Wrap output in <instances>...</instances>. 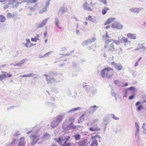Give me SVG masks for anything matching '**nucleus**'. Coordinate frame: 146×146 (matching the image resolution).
Instances as JSON below:
<instances>
[{"mask_svg": "<svg viewBox=\"0 0 146 146\" xmlns=\"http://www.w3.org/2000/svg\"><path fill=\"white\" fill-rule=\"evenodd\" d=\"M113 42H115L116 44H119L120 42L121 43H124L125 46H126L128 44H129L131 41L128 40V39L124 36L122 37L120 40V41L117 40H113Z\"/></svg>", "mask_w": 146, "mask_h": 146, "instance_id": "1", "label": "nucleus"}, {"mask_svg": "<svg viewBox=\"0 0 146 146\" xmlns=\"http://www.w3.org/2000/svg\"><path fill=\"white\" fill-rule=\"evenodd\" d=\"M73 121L74 120L72 119H69V122H70V123L69 124L67 125V122H65L62 125V128L66 130H69L70 129L72 128V125L73 124Z\"/></svg>", "mask_w": 146, "mask_h": 146, "instance_id": "2", "label": "nucleus"}, {"mask_svg": "<svg viewBox=\"0 0 146 146\" xmlns=\"http://www.w3.org/2000/svg\"><path fill=\"white\" fill-rule=\"evenodd\" d=\"M30 136L32 139L31 144L32 145H34L36 144L40 139L39 138V135H31Z\"/></svg>", "mask_w": 146, "mask_h": 146, "instance_id": "3", "label": "nucleus"}, {"mask_svg": "<svg viewBox=\"0 0 146 146\" xmlns=\"http://www.w3.org/2000/svg\"><path fill=\"white\" fill-rule=\"evenodd\" d=\"M111 27L113 28L121 29L123 27V25L118 21H115L112 24Z\"/></svg>", "mask_w": 146, "mask_h": 146, "instance_id": "4", "label": "nucleus"}, {"mask_svg": "<svg viewBox=\"0 0 146 146\" xmlns=\"http://www.w3.org/2000/svg\"><path fill=\"white\" fill-rule=\"evenodd\" d=\"M105 48L109 52H113L115 50L114 44L111 43L109 44L106 45L104 46Z\"/></svg>", "mask_w": 146, "mask_h": 146, "instance_id": "5", "label": "nucleus"}, {"mask_svg": "<svg viewBox=\"0 0 146 146\" xmlns=\"http://www.w3.org/2000/svg\"><path fill=\"white\" fill-rule=\"evenodd\" d=\"M111 64L118 71H120L123 68L121 64L116 63L115 62H111Z\"/></svg>", "mask_w": 146, "mask_h": 146, "instance_id": "6", "label": "nucleus"}, {"mask_svg": "<svg viewBox=\"0 0 146 146\" xmlns=\"http://www.w3.org/2000/svg\"><path fill=\"white\" fill-rule=\"evenodd\" d=\"M143 9L141 7H133L130 8L129 11L130 12L135 13H139Z\"/></svg>", "mask_w": 146, "mask_h": 146, "instance_id": "7", "label": "nucleus"}, {"mask_svg": "<svg viewBox=\"0 0 146 146\" xmlns=\"http://www.w3.org/2000/svg\"><path fill=\"white\" fill-rule=\"evenodd\" d=\"M135 88L133 86H131L129 88L125 89L124 90V95L123 96L124 97L126 98L127 95L129 91H134L136 90Z\"/></svg>", "mask_w": 146, "mask_h": 146, "instance_id": "8", "label": "nucleus"}, {"mask_svg": "<svg viewBox=\"0 0 146 146\" xmlns=\"http://www.w3.org/2000/svg\"><path fill=\"white\" fill-rule=\"evenodd\" d=\"M96 40L95 38H92L88 39L87 40H85L83 42L82 44L83 45H88L89 44H91L92 42H95Z\"/></svg>", "mask_w": 146, "mask_h": 146, "instance_id": "9", "label": "nucleus"}, {"mask_svg": "<svg viewBox=\"0 0 146 146\" xmlns=\"http://www.w3.org/2000/svg\"><path fill=\"white\" fill-rule=\"evenodd\" d=\"M98 108V107L95 105L91 106L88 110V113L89 114H92L95 112Z\"/></svg>", "mask_w": 146, "mask_h": 146, "instance_id": "10", "label": "nucleus"}, {"mask_svg": "<svg viewBox=\"0 0 146 146\" xmlns=\"http://www.w3.org/2000/svg\"><path fill=\"white\" fill-rule=\"evenodd\" d=\"M108 71L107 73L106 78L108 79L111 78L113 75V70L110 67H107Z\"/></svg>", "mask_w": 146, "mask_h": 146, "instance_id": "11", "label": "nucleus"}, {"mask_svg": "<svg viewBox=\"0 0 146 146\" xmlns=\"http://www.w3.org/2000/svg\"><path fill=\"white\" fill-rule=\"evenodd\" d=\"M48 19L49 18H47L42 21L41 23L38 24L37 26V28L38 29L42 27L45 25Z\"/></svg>", "mask_w": 146, "mask_h": 146, "instance_id": "12", "label": "nucleus"}, {"mask_svg": "<svg viewBox=\"0 0 146 146\" xmlns=\"http://www.w3.org/2000/svg\"><path fill=\"white\" fill-rule=\"evenodd\" d=\"M2 73H4V74L0 75V80H3L5 78H6L7 76L10 77L12 76V74H8L7 72H4L2 71Z\"/></svg>", "mask_w": 146, "mask_h": 146, "instance_id": "13", "label": "nucleus"}, {"mask_svg": "<svg viewBox=\"0 0 146 146\" xmlns=\"http://www.w3.org/2000/svg\"><path fill=\"white\" fill-rule=\"evenodd\" d=\"M64 117V115L63 114H60L57 116L55 118V121L59 123L62 121L63 118Z\"/></svg>", "mask_w": 146, "mask_h": 146, "instance_id": "14", "label": "nucleus"}, {"mask_svg": "<svg viewBox=\"0 0 146 146\" xmlns=\"http://www.w3.org/2000/svg\"><path fill=\"white\" fill-rule=\"evenodd\" d=\"M46 80L47 83L48 84H52L57 82L56 80L54 78H51L50 76L48 78H46Z\"/></svg>", "mask_w": 146, "mask_h": 146, "instance_id": "15", "label": "nucleus"}, {"mask_svg": "<svg viewBox=\"0 0 146 146\" xmlns=\"http://www.w3.org/2000/svg\"><path fill=\"white\" fill-rule=\"evenodd\" d=\"M88 4V2L87 1H86L82 6L83 7L84 9L85 10L92 11V9H91V7L87 6Z\"/></svg>", "mask_w": 146, "mask_h": 146, "instance_id": "16", "label": "nucleus"}, {"mask_svg": "<svg viewBox=\"0 0 146 146\" xmlns=\"http://www.w3.org/2000/svg\"><path fill=\"white\" fill-rule=\"evenodd\" d=\"M78 146H88V143H86V140L84 139L82 140L77 143Z\"/></svg>", "mask_w": 146, "mask_h": 146, "instance_id": "17", "label": "nucleus"}, {"mask_svg": "<svg viewBox=\"0 0 146 146\" xmlns=\"http://www.w3.org/2000/svg\"><path fill=\"white\" fill-rule=\"evenodd\" d=\"M137 35L136 34H133L131 33H129L127 35V36L129 38L133 39H136Z\"/></svg>", "mask_w": 146, "mask_h": 146, "instance_id": "18", "label": "nucleus"}, {"mask_svg": "<svg viewBox=\"0 0 146 146\" xmlns=\"http://www.w3.org/2000/svg\"><path fill=\"white\" fill-rule=\"evenodd\" d=\"M108 70H107V68H106L103 69L101 71V75L103 78H104L105 76L106 77L107 72H108Z\"/></svg>", "mask_w": 146, "mask_h": 146, "instance_id": "19", "label": "nucleus"}, {"mask_svg": "<svg viewBox=\"0 0 146 146\" xmlns=\"http://www.w3.org/2000/svg\"><path fill=\"white\" fill-rule=\"evenodd\" d=\"M25 144L24 138L22 137L20 139L19 141L17 146H25Z\"/></svg>", "mask_w": 146, "mask_h": 146, "instance_id": "20", "label": "nucleus"}, {"mask_svg": "<svg viewBox=\"0 0 146 146\" xmlns=\"http://www.w3.org/2000/svg\"><path fill=\"white\" fill-rule=\"evenodd\" d=\"M54 24L57 27L58 29H61L62 27L59 26L60 24V21L58 18L57 17H55L54 19Z\"/></svg>", "mask_w": 146, "mask_h": 146, "instance_id": "21", "label": "nucleus"}, {"mask_svg": "<svg viewBox=\"0 0 146 146\" xmlns=\"http://www.w3.org/2000/svg\"><path fill=\"white\" fill-rule=\"evenodd\" d=\"M50 137V135L47 133H45L44 134L43 136L42 137H41L40 138L42 140L43 139H49Z\"/></svg>", "mask_w": 146, "mask_h": 146, "instance_id": "22", "label": "nucleus"}, {"mask_svg": "<svg viewBox=\"0 0 146 146\" xmlns=\"http://www.w3.org/2000/svg\"><path fill=\"white\" fill-rule=\"evenodd\" d=\"M67 9L66 7H62L59 10L58 14L60 13L61 14H62L66 12Z\"/></svg>", "mask_w": 146, "mask_h": 146, "instance_id": "23", "label": "nucleus"}, {"mask_svg": "<svg viewBox=\"0 0 146 146\" xmlns=\"http://www.w3.org/2000/svg\"><path fill=\"white\" fill-rule=\"evenodd\" d=\"M115 19V18H109L107 20V21L104 24V25H106L110 24V23L113 21Z\"/></svg>", "mask_w": 146, "mask_h": 146, "instance_id": "24", "label": "nucleus"}, {"mask_svg": "<svg viewBox=\"0 0 146 146\" xmlns=\"http://www.w3.org/2000/svg\"><path fill=\"white\" fill-rule=\"evenodd\" d=\"M138 45H139V47L136 49H134L133 50V51H136L138 50L141 48L143 50V51H145L146 50V47H145L144 46L140 44H139V43L138 44Z\"/></svg>", "mask_w": 146, "mask_h": 146, "instance_id": "25", "label": "nucleus"}, {"mask_svg": "<svg viewBox=\"0 0 146 146\" xmlns=\"http://www.w3.org/2000/svg\"><path fill=\"white\" fill-rule=\"evenodd\" d=\"M62 137H63V141H67L70 138V136L67 133H64Z\"/></svg>", "mask_w": 146, "mask_h": 146, "instance_id": "26", "label": "nucleus"}, {"mask_svg": "<svg viewBox=\"0 0 146 146\" xmlns=\"http://www.w3.org/2000/svg\"><path fill=\"white\" fill-rule=\"evenodd\" d=\"M98 144L97 140L94 139L92 141L90 146H97Z\"/></svg>", "mask_w": 146, "mask_h": 146, "instance_id": "27", "label": "nucleus"}, {"mask_svg": "<svg viewBox=\"0 0 146 146\" xmlns=\"http://www.w3.org/2000/svg\"><path fill=\"white\" fill-rule=\"evenodd\" d=\"M89 130L91 131H98L100 130V129L96 126H95L93 127H90L89 129Z\"/></svg>", "mask_w": 146, "mask_h": 146, "instance_id": "28", "label": "nucleus"}, {"mask_svg": "<svg viewBox=\"0 0 146 146\" xmlns=\"http://www.w3.org/2000/svg\"><path fill=\"white\" fill-rule=\"evenodd\" d=\"M110 9L109 8L104 7V8L102 10V13L103 15H105L107 13V11H109Z\"/></svg>", "mask_w": 146, "mask_h": 146, "instance_id": "29", "label": "nucleus"}, {"mask_svg": "<svg viewBox=\"0 0 146 146\" xmlns=\"http://www.w3.org/2000/svg\"><path fill=\"white\" fill-rule=\"evenodd\" d=\"M80 107H76V108H72V109H70L69 111L68 112V113H69L70 112H71V113L74 112L75 111H76L80 109Z\"/></svg>", "mask_w": 146, "mask_h": 146, "instance_id": "30", "label": "nucleus"}, {"mask_svg": "<svg viewBox=\"0 0 146 146\" xmlns=\"http://www.w3.org/2000/svg\"><path fill=\"white\" fill-rule=\"evenodd\" d=\"M73 137L76 140L78 141L80 139V136L79 134H76L73 135Z\"/></svg>", "mask_w": 146, "mask_h": 146, "instance_id": "31", "label": "nucleus"}, {"mask_svg": "<svg viewBox=\"0 0 146 146\" xmlns=\"http://www.w3.org/2000/svg\"><path fill=\"white\" fill-rule=\"evenodd\" d=\"M6 20L5 17L2 15H0V22L1 23L4 22Z\"/></svg>", "mask_w": 146, "mask_h": 146, "instance_id": "32", "label": "nucleus"}, {"mask_svg": "<svg viewBox=\"0 0 146 146\" xmlns=\"http://www.w3.org/2000/svg\"><path fill=\"white\" fill-rule=\"evenodd\" d=\"M85 115V114H82L80 116L79 119L78 120V123H80L81 122H82L84 120V117Z\"/></svg>", "mask_w": 146, "mask_h": 146, "instance_id": "33", "label": "nucleus"}, {"mask_svg": "<svg viewBox=\"0 0 146 146\" xmlns=\"http://www.w3.org/2000/svg\"><path fill=\"white\" fill-rule=\"evenodd\" d=\"M14 14H12L10 13H8L7 14L6 16L7 18L10 19L14 16Z\"/></svg>", "mask_w": 146, "mask_h": 146, "instance_id": "34", "label": "nucleus"}, {"mask_svg": "<svg viewBox=\"0 0 146 146\" xmlns=\"http://www.w3.org/2000/svg\"><path fill=\"white\" fill-rule=\"evenodd\" d=\"M58 124L57 123L56 121H53L52 123L51 124V127L52 128H54L56 127Z\"/></svg>", "mask_w": 146, "mask_h": 146, "instance_id": "35", "label": "nucleus"}, {"mask_svg": "<svg viewBox=\"0 0 146 146\" xmlns=\"http://www.w3.org/2000/svg\"><path fill=\"white\" fill-rule=\"evenodd\" d=\"M92 87L90 85H87L84 88L87 92H89L91 90Z\"/></svg>", "mask_w": 146, "mask_h": 146, "instance_id": "36", "label": "nucleus"}, {"mask_svg": "<svg viewBox=\"0 0 146 146\" xmlns=\"http://www.w3.org/2000/svg\"><path fill=\"white\" fill-rule=\"evenodd\" d=\"M136 130L135 132V136H137L138 139L139 138V135H138L139 132V127H136Z\"/></svg>", "mask_w": 146, "mask_h": 146, "instance_id": "37", "label": "nucleus"}, {"mask_svg": "<svg viewBox=\"0 0 146 146\" xmlns=\"http://www.w3.org/2000/svg\"><path fill=\"white\" fill-rule=\"evenodd\" d=\"M91 139L93 140L94 139H101V137L98 135H96L92 136L91 137Z\"/></svg>", "mask_w": 146, "mask_h": 146, "instance_id": "38", "label": "nucleus"}, {"mask_svg": "<svg viewBox=\"0 0 146 146\" xmlns=\"http://www.w3.org/2000/svg\"><path fill=\"white\" fill-rule=\"evenodd\" d=\"M67 142L66 141H64L62 146H71V144L70 143H67Z\"/></svg>", "mask_w": 146, "mask_h": 146, "instance_id": "39", "label": "nucleus"}, {"mask_svg": "<svg viewBox=\"0 0 146 146\" xmlns=\"http://www.w3.org/2000/svg\"><path fill=\"white\" fill-rule=\"evenodd\" d=\"M113 83L116 85H118L119 86H123L119 83V81L118 80H115L113 81Z\"/></svg>", "mask_w": 146, "mask_h": 146, "instance_id": "40", "label": "nucleus"}, {"mask_svg": "<svg viewBox=\"0 0 146 146\" xmlns=\"http://www.w3.org/2000/svg\"><path fill=\"white\" fill-rule=\"evenodd\" d=\"M46 10V7L43 8L42 9H40L39 11V12L40 13H42L44 12Z\"/></svg>", "mask_w": 146, "mask_h": 146, "instance_id": "41", "label": "nucleus"}, {"mask_svg": "<svg viewBox=\"0 0 146 146\" xmlns=\"http://www.w3.org/2000/svg\"><path fill=\"white\" fill-rule=\"evenodd\" d=\"M143 106L141 104L139 105L137 107V110L138 111H140L141 110V109H143Z\"/></svg>", "mask_w": 146, "mask_h": 146, "instance_id": "42", "label": "nucleus"}, {"mask_svg": "<svg viewBox=\"0 0 146 146\" xmlns=\"http://www.w3.org/2000/svg\"><path fill=\"white\" fill-rule=\"evenodd\" d=\"M49 75L51 76L57 75V73L54 72L53 71H50L49 72Z\"/></svg>", "mask_w": 146, "mask_h": 146, "instance_id": "43", "label": "nucleus"}, {"mask_svg": "<svg viewBox=\"0 0 146 146\" xmlns=\"http://www.w3.org/2000/svg\"><path fill=\"white\" fill-rule=\"evenodd\" d=\"M46 103V105H47L48 106H52L55 107L54 104L51 103L50 102H47Z\"/></svg>", "mask_w": 146, "mask_h": 146, "instance_id": "44", "label": "nucleus"}, {"mask_svg": "<svg viewBox=\"0 0 146 146\" xmlns=\"http://www.w3.org/2000/svg\"><path fill=\"white\" fill-rule=\"evenodd\" d=\"M63 137H59L57 140V142L59 143H60L61 142L63 141Z\"/></svg>", "mask_w": 146, "mask_h": 146, "instance_id": "45", "label": "nucleus"}, {"mask_svg": "<svg viewBox=\"0 0 146 146\" xmlns=\"http://www.w3.org/2000/svg\"><path fill=\"white\" fill-rule=\"evenodd\" d=\"M27 59H23L21 60L19 62L20 64L22 65V64H23L25 62L27 61Z\"/></svg>", "mask_w": 146, "mask_h": 146, "instance_id": "46", "label": "nucleus"}, {"mask_svg": "<svg viewBox=\"0 0 146 146\" xmlns=\"http://www.w3.org/2000/svg\"><path fill=\"white\" fill-rule=\"evenodd\" d=\"M111 115L112 116V118L113 119L116 120H118L119 119V118L117 117H116V116L114 114H111Z\"/></svg>", "mask_w": 146, "mask_h": 146, "instance_id": "47", "label": "nucleus"}, {"mask_svg": "<svg viewBox=\"0 0 146 146\" xmlns=\"http://www.w3.org/2000/svg\"><path fill=\"white\" fill-rule=\"evenodd\" d=\"M36 75H37L36 74H33V73H30L27 74V77H30L31 76L33 77Z\"/></svg>", "mask_w": 146, "mask_h": 146, "instance_id": "48", "label": "nucleus"}, {"mask_svg": "<svg viewBox=\"0 0 146 146\" xmlns=\"http://www.w3.org/2000/svg\"><path fill=\"white\" fill-rule=\"evenodd\" d=\"M99 2H101L105 5L107 4V2L106 0H98Z\"/></svg>", "mask_w": 146, "mask_h": 146, "instance_id": "49", "label": "nucleus"}, {"mask_svg": "<svg viewBox=\"0 0 146 146\" xmlns=\"http://www.w3.org/2000/svg\"><path fill=\"white\" fill-rule=\"evenodd\" d=\"M31 41H35V42H36V41L37 40H39L38 38H31Z\"/></svg>", "mask_w": 146, "mask_h": 146, "instance_id": "50", "label": "nucleus"}, {"mask_svg": "<svg viewBox=\"0 0 146 146\" xmlns=\"http://www.w3.org/2000/svg\"><path fill=\"white\" fill-rule=\"evenodd\" d=\"M21 133L20 132L18 131H16L15 133L14 136H18L20 135Z\"/></svg>", "mask_w": 146, "mask_h": 146, "instance_id": "51", "label": "nucleus"}, {"mask_svg": "<svg viewBox=\"0 0 146 146\" xmlns=\"http://www.w3.org/2000/svg\"><path fill=\"white\" fill-rule=\"evenodd\" d=\"M106 42L109 43L110 42H111L112 41H113V39H108V38H106Z\"/></svg>", "mask_w": 146, "mask_h": 146, "instance_id": "52", "label": "nucleus"}, {"mask_svg": "<svg viewBox=\"0 0 146 146\" xmlns=\"http://www.w3.org/2000/svg\"><path fill=\"white\" fill-rule=\"evenodd\" d=\"M52 52V51H50V52H48L46 53V54H45L44 55V56H45V57L48 56V55H50L51 54V53Z\"/></svg>", "mask_w": 146, "mask_h": 146, "instance_id": "53", "label": "nucleus"}, {"mask_svg": "<svg viewBox=\"0 0 146 146\" xmlns=\"http://www.w3.org/2000/svg\"><path fill=\"white\" fill-rule=\"evenodd\" d=\"M97 90L96 89H95L92 91V93L93 94H95L97 92Z\"/></svg>", "mask_w": 146, "mask_h": 146, "instance_id": "54", "label": "nucleus"}, {"mask_svg": "<svg viewBox=\"0 0 146 146\" xmlns=\"http://www.w3.org/2000/svg\"><path fill=\"white\" fill-rule=\"evenodd\" d=\"M17 140V139H13L12 141V143H11V144H14L16 143V141Z\"/></svg>", "mask_w": 146, "mask_h": 146, "instance_id": "55", "label": "nucleus"}, {"mask_svg": "<svg viewBox=\"0 0 146 146\" xmlns=\"http://www.w3.org/2000/svg\"><path fill=\"white\" fill-rule=\"evenodd\" d=\"M111 95L112 96H114L115 99H116V94L114 92H112L111 93Z\"/></svg>", "mask_w": 146, "mask_h": 146, "instance_id": "56", "label": "nucleus"}, {"mask_svg": "<svg viewBox=\"0 0 146 146\" xmlns=\"http://www.w3.org/2000/svg\"><path fill=\"white\" fill-rule=\"evenodd\" d=\"M135 96L134 95H132L130 96H129V99L130 100H131L133 99L134 97Z\"/></svg>", "mask_w": 146, "mask_h": 146, "instance_id": "57", "label": "nucleus"}, {"mask_svg": "<svg viewBox=\"0 0 146 146\" xmlns=\"http://www.w3.org/2000/svg\"><path fill=\"white\" fill-rule=\"evenodd\" d=\"M86 83L85 82H83L82 85V86L84 88L87 85H86Z\"/></svg>", "mask_w": 146, "mask_h": 146, "instance_id": "58", "label": "nucleus"}, {"mask_svg": "<svg viewBox=\"0 0 146 146\" xmlns=\"http://www.w3.org/2000/svg\"><path fill=\"white\" fill-rule=\"evenodd\" d=\"M37 1V0H30L31 3H35Z\"/></svg>", "mask_w": 146, "mask_h": 146, "instance_id": "59", "label": "nucleus"}, {"mask_svg": "<svg viewBox=\"0 0 146 146\" xmlns=\"http://www.w3.org/2000/svg\"><path fill=\"white\" fill-rule=\"evenodd\" d=\"M50 0H49L48 1H47L46 4V7L48 6L50 4Z\"/></svg>", "mask_w": 146, "mask_h": 146, "instance_id": "60", "label": "nucleus"}, {"mask_svg": "<svg viewBox=\"0 0 146 146\" xmlns=\"http://www.w3.org/2000/svg\"><path fill=\"white\" fill-rule=\"evenodd\" d=\"M14 66H22V65L21 64H20L19 62V63H17L15 64L14 65Z\"/></svg>", "mask_w": 146, "mask_h": 146, "instance_id": "61", "label": "nucleus"}, {"mask_svg": "<svg viewBox=\"0 0 146 146\" xmlns=\"http://www.w3.org/2000/svg\"><path fill=\"white\" fill-rule=\"evenodd\" d=\"M132 72H132V75H133V76L134 77H135L136 75V74H135V72L136 71H133V70H132Z\"/></svg>", "mask_w": 146, "mask_h": 146, "instance_id": "62", "label": "nucleus"}, {"mask_svg": "<svg viewBox=\"0 0 146 146\" xmlns=\"http://www.w3.org/2000/svg\"><path fill=\"white\" fill-rule=\"evenodd\" d=\"M76 34L79 35L80 34V32L79 31L78 29H76Z\"/></svg>", "mask_w": 146, "mask_h": 146, "instance_id": "63", "label": "nucleus"}, {"mask_svg": "<svg viewBox=\"0 0 146 146\" xmlns=\"http://www.w3.org/2000/svg\"><path fill=\"white\" fill-rule=\"evenodd\" d=\"M139 62L138 61H137L135 64V67H136L138 66L139 65Z\"/></svg>", "mask_w": 146, "mask_h": 146, "instance_id": "64", "label": "nucleus"}]
</instances>
